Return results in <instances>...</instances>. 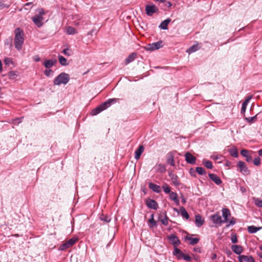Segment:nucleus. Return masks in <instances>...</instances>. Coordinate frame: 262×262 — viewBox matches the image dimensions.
I'll list each match as a JSON object with an SVG mask.
<instances>
[{"label":"nucleus","instance_id":"nucleus-1","mask_svg":"<svg viewBox=\"0 0 262 262\" xmlns=\"http://www.w3.org/2000/svg\"><path fill=\"white\" fill-rule=\"evenodd\" d=\"M24 31L19 28H17L15 30V38L14 43L15 48L18 51L21 50L22 49V46L24 42Z\"/></svg>","mask_w":262,"mask_h":262},{"label":"nucleus","instance_id":"nucleus-2","mask_svg":"<svg viewBox=\"0 0 262 262\" xmlns=\"http://www.w3.org/2000/svg\"><path fill=\"white\" fill-rule=\"evenodd\" d=\"M117 100L118 99L116 98L108 99L107 101L97 106L96 108L94 109L91 112L92 115L95 116L101 112L109 107L112 104L116 103Z\"/></svg>","mask_w":262,"mask_h":262},{"label":"nucleus","instance_id":"nucleus-3","mask_svg":"<svg viewBox=\"0 0 262 262\" xmlns=\"http://www.w3.org/2000/svg\"><path fill=\"white\" fill-rule=\"evenodd\" d=\"M70 80V76L69 74L66 73H61L58 75L54 80V84L55 85H59L61 84H66Z\"/></svg>","mask_w":262,"mask_h":262},{"label":"nucleus","instance_id":"nucleus-4","mask_svg":"<svg viewBox=\"0 0 262 262\" xmlns=\"http://www.w3.org/2000/svg\"><path fill=\"white\" fill-rule=\"evenodd\" d=\"M162 42L161 41H159L147 45L145 47V49L146 51H153L154 50L160 49L162 47Z\"/></svg>","mask_w":262,"mask_h":262},{"label":"nucleus","instance_id":"nucleus-5","mask_svg":"<svg viewBox=\"0 0 262 262\" xmlns=\"http://www.w3.org/2000/svg\"><path fill=\"white\" fill-rule=\"evenodd\" d=\"M77 241V238H72L68 240L66 243L62 244L60 247V249L61 250H64L72 246Z\"/></svg>","mask_w":262,"mask_h":262},{"label":"nucleus","instance_id":"nucleus-6","mask_svg":"<svg viewBox=\"0 0 262 262\" xmlns=\"http://www.w3.org/2000/svg\"><path fill=\"white\" fill-rule=\"evenodd\" d=\"M167 239L173 245L174 248L180 244V241L178 237L174 234H170L167 236Z\"/></svg>","mask_w":262,"mask_h":262},{"label":"nucleus","instance_id":"nucleus-7","mask_svg":"<svg viewBox=\"0 0 262 262\" xmlns=\"http://www.w3.org/2000/svg\"><path fill=\"white\" fill-rule=\"evenodd\" d=\"M158 10V8L154 5L146 6V13L148 16H151L154 13L156 12Z\"/></svg>","mask_w":262,"mask_h":262},{"label":"nucleus","instance_id":"nucleus-8","mask_svg":"<svg viewBox=\"0 0 262 262\" xmlns=\"http://www.w3.org/2000/svg\"><path fill=\"white\" fill-rule=\"evenodd\" d=\"M185 158L186 162L190 164H194L196 161V158L189 152L185 153Z\"/></svg>","mask_w":262,"mask_h":262},{"label":"nucleus","instance_id":"nucleus-9","mask_svg":"<svg viewBox=\"0 0 262 262\" xmlns=\"http://www.w3.org/2000/svg\"><path fill=\"white\" fill-rule=\"evenodd\" d=\"M239 262H255L254 259L251 255H241L238 257Z\"/></svg>","mask_w":262,"mask_h":262},{"label":"nucleus","instance_id":"nucleus-10","mask_svg":"<svg viewBox=\"0 0 262 262\" xmlns=\"http://www.w3.org/2000/svg\"><path fill=\"white\" fill-rule=\"evenodd\" d=\"M146 204L147 206L151 209L156 210L158 209V205L157 202L152 199H148L146 200Z\"/></svg>","mask_w":262,"mask_h":262},{"label":"nucleus","instance_id":"nucleus-11","mask_svg":"<svg viewBox=\"0 0 262 262\" xmlns=\"http://www.w3.org/2000/svg\"><path fill=\"white\" fill-rule=\"evenodd\" d=\"M32 20L33 23L39 28L41 27L43 23V17L41 16H37L35 15L34 16L32 17Z\"/></svg>","mask_w":262,"mask_h":262},{"label":"nucleus","instance_id":"nucleus-12","mask_svg":"<svg viewBox=\"0 0 262 262\" xmlns=\"http://www.w3.org/2000/svg\"><path fill=\"white\" fill-rule=\"evenodd\" d=\"M212 222L214 224H219L220 225L224 223L223 220L222 219L221 216L219 213H215L211 216Z\"/></svg>","mask_w":262,"mask_h":262},{"label":"nucleus","instance_id":"nucleus-13","mask_svg":"<svg viewBox=\"0 0 262 262\" xmlns=\"http://www.w3.org/2000/svg\"><path fill=\"white\" fill-rule=\"evenodd\" d=\"M169 176L170 178L172 184L173 185L176 186L180 185V183L178 180V177L176 174L173 173L172 172H169Z\"/></svg>","mask_w":262,"mask_h":262},{"label":"nucleus","instance_id":"nucleus-14","mask_svg":"<svg viewBox=\"0 0 262 262\" xmlns=\"http://www.w3.org/2000/svg\"><path fill=\"white\" fill-rule=\"evenodd\" d=\"M222 211V215L224 219L223 220L224 223L228 222V217L231 215L230 210L228 208H223Z\"/></svg>","mask_w":262,"mask_h":262},{"label":"nucleus","instance_id":"nucleus-15","mask_svg":"<svg viewBox=\"0 0 262 262\" xmlns=\"http://www.w3.org/2000/svg\"><path fill=\"white\" fill-rule=\"evenodd\" d=\"M237 166L240 169V171L244 173H249V170L245 163L243 161H239Z\"/></svg>","mask_w":262,"mask_h":262},{"label":"nucleus","instance_id":"nucleus-16","mask_svg":"<svg viewBox=\"0 0 262 262\" xmlns=\"http://www.w3.org/2000/svg\"><path fill=\"white\" fill-rule=\"evenodd\" d=\"M56 60L46 59L43 63V65L47 69H50L52 68L56 63Z\"/></svg>","mask_w":262,"mask_h":262},{"label":"nucleus","instance_id":"nucleus-17","mask_svg":"<svg viewBox=\"0 0 262 262\" xmlns=\"http://www.w3.org/2000/svg\"><path fill=\"white\" fill-rule=\"evenodd\" d=\"M209 177L212 181H213L217 185H220L222 183V180L215 174L209 173Z\"/></svg>","mask_w":262,"mask_h":262},{"label":"nucleus","instance_id":"nucleus-18","mask_svg":"<svg viewBox=\"0 0 262 262\" xmlns=\"http://www.w3.org/2000/svg\"><path fill=\"white\" fill-rule=\"evenodd\" d=\"M148 187L150 189L156 193H160L161 192V187L155 184L149 183Z\"/></svg>","mask_w":262,"mask_h":262},{"label":"nucleus","instance_id":"nucleus-19","mask_svg":"<svg viewBox=\"0 0 262 262\" xmlns=\"http://www.w3.org/2000/svg\"><path fill=\"white\" fill-rule=\"evenodd\" d=\"M231 248L233 252H234L236 254H240L243 251L242 247L237 245H232Z\"/></svg>","mask_w":262,"mask_h":262},{"label":"nucleus","instance_id":"nucleus-20","mask_svg":"<svg viewBox=\"0 0 262 262\" xmlns=\"http://www.w3.org/2000/svg\"><path fill=\"white\" fill-rule=\"evenodd\" d=\"M173 254L176 256L178 259H181L183 258L184 254L181 250L177 248H175L173 252Z\"/></svg>","mask_w":262,"mask_h":262},{"label":"nucleus","instance_id":"nucleus-21","mask_svg":"<svg viewBox=\"0 0 262 262\" xmlns=\"http://www.w3.org/2000/svg\"><path fill=\"white\" fill-rule=\"evenodd\" d=\"M170 21L171 19L170 18H167L160 24L159 25V28L163 30H167L168 29V25L170 22Z\"/></svg>","mask_w":262,"mask_h":262},{"label":"nucleus","instance_id":"nucleus-22","mask_svg":"<svg viewBox=\"0 0 262 262\" xmlns=\"http://www.w3.org/2000/svg\"><path fill=\"white\" fill-rule=\"evenodd\" d=\"M169 199L173 201L177 205L179 204V200L178 199V194L176 192H171L169 193Z\"/></svg>","mask_w":262,"mask_h":262},{"label":"nucleus","instance_id":"nucleus-23","mask_svg":"<svg viewBox=\"0 0 262 262\" xmlns=\"http://www.w3.org/2000/svg\"><path fill=\"white\" fill-rule=\"evenodd\" d=\"M144 147L143 145H140L138 149L135 151V158L136 159L138 160L140 157L142 153L144 151Z\"/></svg>","mask_w":262,"mask_h":262},{"label":"nucleus","instance_id":"nucleus-24","mask_svg":"<svg viewBox=\"0 0 262 262\" xmlns=\"http://www.w3.org/2000/svg\"><path fill=\"white\" fill-rule=\"evenodd\" d=\"M167 162L172 166H174V156L172 152H169L168 154Z\"/></svg>","mask_w":262,"mask_h":262},{"label":"nucleus","instance_id":"nucleus-25","mask_svg":"<svg viewBox=\"0 0 262 262\" xmlns=\"http://www.w3.org/2000/svg\"><path fill=\"white\" fill-rule=\"evenodd\" d=\"M241 155L246 158V160L248 162H251L252 160V157L248 154V150L246 149H243L241 151Z\"/></svg>","mask_w":262,"mask_h":262},{"label":"nucleus","instance_id":"nucleus-26","mask_svg":"<svg viewBox=\"0 0 262 262\" xmlns=\"http://www.w3.org/2000/svg\"><path fill=\"white\" fill-rule=\"evenodd\" d=\"M137 57V54L136 53H131L127 58L125 59V63L127 64L130 62L133 61Z\"/></svg>","mask_w":262,"mask_h":262},{"label":"nucleus","instance_id":"nucleus-27","mask_svg":"<svg viewBox=\"0 0 262 262\" xmlns=\"http://www.w3.org/2000/svg\"><path fill=\"white\" fill-rule=\"evenodd\" d=\"M65 32L69 35H74L77 33L76 30L72 27H67L65 29Z\"/></svg>","mask_w":262,"mask_h":262},{"label":"nucleus","instance_id":"nucleus-28","mask_svg":"<svg viewBox=\"0 0 262 262\" xmlns=\"http://www.w3.org/2000/svg\"><path fill=\"white\" fill-rule=\"evenodd\" d=\"M185 239L189 241V244L191 245H194L198 243L199 242V238H192L189 235H187L185 237Z\"/></svg>","mask_w":262,"mask_h":262},{"label":"nucleus","instance_id":"nucleus-29","mask_svg":"<svg viewBox=\"0 0 262 262\" xmlns=\"http://www.w3.org/2000/svg\"><path fill=\"white\" fill-rule=\"evenodd\" d=\"M156 171L159 173H164L166 171V167L164 165L159 164L155 167Z\"/></svg>","mask_w":262,"mask_h":262},{"label":"nucleus","instance_id":"nucleus-30","mask_svg":"<svg viewBox=\"0 0 262 262\" xmlns=\"http://www.w3.org/2000/svg\"><path fill=\"white\" fill-rule=\"evenodd\" d=\"M195 222L196 226L200 227L203 224L204 221L200 215H197L195 216Z\"/></svg>","mask_w":262,"mask_h":262},{"label":"nucleus","instance_id":"nucleus-31","mask_svg":"<svg viewBox=\"0 0 262 262\" xmlns=\"http://www.w3.org/2000/svg\"><path fill=\"white\" fill-rule=\"evenodd\" d=\"M262 227H256L254 226H250L248 227V231L250 233H256L257 231H259L260 229H261Z\"/></svg>","mask_w":262,"mask_h":262},{"label":"nucleus","instance_id":"nucleus-32","mask_svg":"<svg viewBox=\"0 0 262 262\" xmlns=\"http://www.w3.org/2000/svg\"><path fill=\"white\" fill-rule=\"evenodd\" d=\"M229 152L231 156H232V157L237 158L238 156L237 149L235 146H233L230 149H229Z\"/></svg>","mask_w":262,"mask_h":262},{"label":"nucleus","instance_id":"nucleus-33","mask_svg":"<svg viewBox=\"0 0 262 262\" xmlns=\"http://www.w3.org/2000/svg\"><path fill=\"white\" fill-rule=\"evenodd\" d=\"M180 210L181 215L184 218H185L187 220L189 219V215L188 212H187V211L186 210V209L183 207H181L180 208Z\"/></svg>","mask_w":262,"mask_h":262},{"label":"nucleus","instance_id":"nucleus-34","mask_svg":"<svg viewBox=\"0 0 262 262\" xmlns=\"http://www.w3.org/2000/svg\"><path fill=\"white\" fill-rule=\"evenodd\" d=\"M199 47L198 45H194L187 49V52L189 54L194 52L198 50Z\"/></svg>","mask_w":262,"mask_h":262},{"label":"nucleus","instance_id":"nucleus-35","mask_svg":"<svg viewBox=\"0 0 262 262\" xmlns=\"http://www.w3.org/2000/svg\"><path fill=\"white\" fill-rule=\"evenodd\" d=\"M58 60H59V63L62 66H67V65H68V62H67V59L66 58H64V57H63L62 56L59 55L58 56Z\"/></svg>","mask_w":262,"mask_h":262},{"label":"nucleus","instance_id":"nucleus-36","mask_svg":"<svg viewBox=\"0 0 262 262\" xmlns=\"http://www.w3.org/2000/svg\"><path fill=\"white\" fill-rule=\"evenodd\" d=\"M162 188L165 193H170L171 192V188L167 183H164Z\"/></svg>","mask_w":262,"mask_h":262},{"label":"nucleus","instance_id":"nucleus-37","mask_svg":"<svg viewBox=\"0 0 262 262\" xmlns=\"http://www.w3.org/2000/svg\"><path fill=\"white\" fill-rule=\"evenodd\" d=\"M203 164L207 168L211 169L212 168V162L210 161L204 159L203 160Z\"/></svg>","mask_w":262,"mask_h":262},{"label":"nucleus","instance_id":"nucleus-38","mask_svg":"<svg viewBox=\"0 0 262 262\" xmlns=\"http://www.w3.org/2000/svg\"><path fill=\"white\" fill-rule=\"evenodd\" d=\"M257 115H256L253 117L245 118V119L249 123H254L257 120Z\"/></svg>","mask_w":262,"mask_h":262},{"label":"nucleus","instance_id":"nucleus-39","mask_svg":"<svg viewBox=\"0 0 262 262\" xmlns=\"http://www.w3.org/2000/svg\"><path fill=\"white\" fill-rule=\"evenodd\" d=\"M100 220L105 223H109L111 219L110 217L107 216H105L103 214H102L100 216Z\"/></svg>","mask_w":262,"mask_h":262},{"label":"nucleus","instance_id":"nucleus-40","mask_svg":"<svg viewBox=\"0 0 262 262\" xmlns=\"http://www.w3.org/2000/svg\"><path fill=\"white\" fill-rule=\"evenodd\" d=\"M8 76H9V79H14L17 76V74L16 73V72L14 71H11L9 72Z\"/></svg>","mask_w":262,"mask_h":262},{"label":"nucleus","instance_id":"nucleus-41","mask_svg":"<svg viewBox=\"0 0 262 262\" xmlns=\"http://www.w3.org/2000/svg\"><path fill=\"white\" fill-rule=\"evenodd\" d=\"M196 171L201 175H203L206 174L205 169L201 167H198L196 168Z\"/></svg>","mask_w":262,"mask_h":262},{"label":"nucleus","instance_id":"nucleus-42","mask_svg":"<svg viewBox=\"0 0 262 262\" xmlns=\"http://www.w3.org/2000/svg\"><path fill=\"white\" fill-rule=\"evenodd\" d=\"M255 205L258 207H262V200L259 198H254Z\"/></svg>","mask_w":262,"mask_h":262},{"label":"nucleus","instance_id":"nucleus-43","mask_svg":"<svg viewBox=\"0 0 262 262\" xmlns=\"http://www.w3.org/2000/svg\"><path fill=\"white\" fill-rule=\"evenodd\" d=\"M4 63L7 66H9L10 64H13V62L11 58L9 57H6L4 60Z\"/></svg>","mask_w":262,"mask_h":262},{"label":"nucleus","instance_id":"nucleus-44","mask_svg":"<svg viewBox=\"0 0 262 262\" xmlns=\"http://www.w3.org/2000/svg\"><path fill=\"white\" fill-rule=\"evenodd\" d=\"M149 222L151 224V227L156 226V222L154 219V214L151 215V218L149 220Z\"/></svg>","mask_w":262,"mask_h":262},{"label":"nucleus","instance_id":"nucleus-45","mask_svg":"<svg viewBox=\"0 0 262 262\" xmlns=\"http://www.w3.org/2000/svg\"><path fill=\"white\" fill-rule=\"evenodd\" d=\"M43 73H44V74L46 76L49 77L51 76V74H53V70H50V69H47V70H45Z\"/></svg>","mask_w":262,"mask_h":262},{"label":"nucleus","instance_id":"nucleus-46","mask_svg":"<svg viewBox=\"0 0 262 262\" xmlns=\"http://www.w3.org/2000/svg\"><path fill=\"white\" fill-rule=\"evenodd\" d=\"M62 53L65 55H67L68 56H70L71 55V51L68 48L64 49L62 51Z\"/></svg>","mask_w":262,"mask_h":262},{"label":"nucleus","instance_id":"nucleus-47","mask_svg":"<svg viewBox=\"0 0 262 262\" xmlns=\"http://www.w3.org/2000/svg\"><path fill=\"white\" fill-rule=\"evenodd\" d=\"M161 222L163 225L165 226L167 225L168 223L167 216L165 215L164 218L161 220Z\"/></svg>","mask_w":262,"mask_h":262},{"label":"nucleus","instance_id":"nucleus-48","mask_svg":"<svg viewBox=\"0 0 262 262\" xmlns=\"http://www.w3.org/2000/svg\"><path fill=\"white\" fill-rule=\"evenodd\" d=\"M253 163L255 165L258 166L260 163V159L258 157L255 158L253 160Z\"/></svg>","mask_w":262,"mask_h":262},{"label":"nucleus","instance_id":"nucleus-49","mask_svg":"<svg viewBox=\"0 0 262 262\" xmlns=\"http://www.w3.org/2000/svg\"><path fill=\"white\" fill-rule=\"evenodd\" d=\"M231 240L232 243H236L237 242V238L236 234H232L231 236Z\"/></svg>","mask_w":262,"mask_h":262},{"label":"nucleus","instance_id":"nucleus-50","mask_svg":"<svg viewBox=\"0 0 262 262\" xmlns=\"http://www.w3.org/2000/svg\"><path fill=\"white\" fill-rule=\"evenodd\" d=\"M182 259H183L187 261H190L191 260V258L189 255H185V254H184V256H183V257Z\"/></svg>","mask_w":262,"mask_h":262},{"label":"nucleus","instance_id":"nucleus-51","mask_svg":"<svg viewBox=\"0 0 262 262\" xmlns=\"http://www.w3.org/2000/svg\"><path fill=\"white\" fill-rule=\"evenodd\" d=\"M247 104H246V103H243L242 107V108H241V113H245V111H246V107H247Z\"/></svg>","mask_w":262,"mask_h":262},{"label":"nucleus","instance_id":"nucleus-52","mask_svg":"<svg viewBox=\"0 0 262 262\" xmlns=\"http://www.w3.org/2000/svg\"><path fill=\"white\" fill-rule=\"evenodd\" d=\"M38 14H36L37 16H41L42 17V16L45 14V12L43 9H38Z\"/></svg>","mask_w":262,"mask_h":262},{"label":"nucleus","instance_id":"nucleus-53","mask_svg":"<svg viewBox=\"0 0 262 262\" xmlns=\"http://www.w3.org/2000/svg\"><path fill=\"white\" fill-rule=\"evenodd\" d=\"M228 222H229V225H227V227H228L230 225H233L235 224V221L233 217H232V219L230 220L229 221H228Z\"/></svg>","mask_w":262,"mask_h":262},{"label":"nucleus","instance_id":"nucleus-54","mask_svg":"<svg viewBox=\"0 0 262 262\" xmlns=\"http://www.w3.org/2000/svg\"><path fill=\"white\" fill-rule=\"evenodd\" d=\"M251 98H252V96H248L246 99V100L244 101V102L243 103H246V104L248 105V104L249 103V102L250 100L251 99Z\"/></svg>","mask_w":262,"mask_h":262},{"label":"nucleus","instance_id":"nucleus-55","mask_svg":"<svg viewBox=\"0 0 262 262\" xmlns=\"http://www.w3.org/2000/svg\"><path fill=\"white\" fill-rule=\"evenodd\" d=\"M33 60L36 62L40 60V58L38 55H35L33 57Z\"/></svg>","mask_w":262,"mask_h":262},{"label":"nucleus","instance_id":"nucleus-56","mask_svg":"<svg viewBox=\"0 0 262 262\" xmlns=\"http://www.w3.org/2000/svg\"><path fill=\"white\" fill-rule=\"evenodd\" d=\"M181 199H182V202L183 203H185L186 202V200H185V199L184 198V196L182 195L181 196Z\"/></svg>","mask_w":262,"mask_h":262},{"label":"nucleus","instance_id":"nucleus-57","mask_svg":"<svg viewBox=\"0 0 262 262\" xmlns=\"http://www.w3.org/2000/svg\"><path fill=\"white\" fill-rule=\"evenodd\" d=\"M258 155L260 156H262V149H259L258 151Z\"/></svg>","mask_w":262,"mask_h":262},{"label":"nucleus","instance_id":"nucleus-58","mask_svg":"<svg viewBox=\"0 0 262 262\" xmlns=\"http://www.w3.org/2000/svg\"><path fill=\"white\" fill-rule=\"evenodd\" d=\"M0 7H5V5L1 2V0H0Z\"/></svg>","mask_w":262,"mask_h":262},{"label":"nucleus","instance_id":"nucleus-59","mask_svg":"<svg viewBox=\"0 0 262 262\" xmlns=\"http://www.w3.org/2000/svg\"><path fill=\"white\" fill-rule=\"evenodd\" d=\"M167 5L168 7H170L172 6V4L170 2H167Z\"/></svg>","mask_w":262,"mask_h":262},{"label":"nucleus","instance_id":"nucleus-60","mask_svg":"<svg viewBox=\"0 0 262 262\" xmlns=\"http://www.w3.org/2000/svg\"><path fill=\"white\" fill-rule=\"evenodd\" d=\"M2 63L1 60H0V72L2 71Z\"/></svg>","mask_w":262,"mask_h":262},{"label":"nucleus","instance_id":"nucleus-61","mask_svg":"<svg viewBox=\"0 0 262 262\" xmlns=\"http://www.w3.org/2000/svg\"><path fill=\"white\" fill-rule=\"evenodd\" d=\"M194 250L196 252H200V249L199 248H194Z\"/></svg>","mask_w":262,"mask_h":262},{"label":"nucleus","instance_id":"nucleus-62","mask_svg":"<svg viewBox=\"0 0 262 262\" xmlns=\"http://www.w3.org/2000/svg\"><path fill=\"white\" fill-rule=\"evenodd\" d=\"M16 121H18L17 123H19L21 122V118H17L16 119Z\"/></svg>","mask_w":262,"mask_h":262},{"label":"nucleus","instance_id":"nucleus-63","mask_svg":"<svg viewBox=\"0 0 262 262\" xmlns=\"http://www.w3.org/2000/svg\"><path fill=\"white\" fill-rule=\"evenodd\" d=\"M156 1L157 2H161V3H163L165 1V0H156Z\"/></svg>","mask_w":262,"mask_h":262},{"label":"nucleus","instance_id":"nucleus-64","mask_svg":"<svg viewBox=\"0 0 262 262\" xmlns=\"http://www.w3.org/2000/svg\"><path fill=\"white\" fill-rule=\"evenodd\" d=\"M31 5V3H28L26 4V6H29Z\"/></svg>","mask_w":262,"mask_h":262}]
</instances>
